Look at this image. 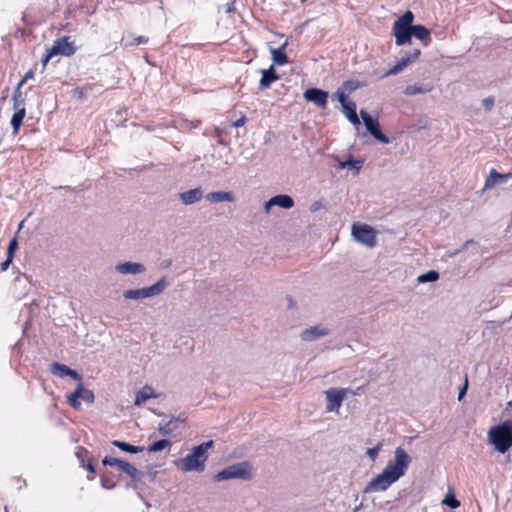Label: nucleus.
<instances>
[{
	"mask_svg": "<svg viewBox=\"0 0 512 512\" xmlns=\"http://www.w3.org/2000/svg\"><path fill=\"white\" fill-rule=\"evenodd\" d=\"M412 462V458L402 448L397 447L394 459L388 461L383 471L374 477L364 488V493L383 492L404 476Z\"/></svg>",
	"mask_w": 512,
	"mask_h": 512,
	"instance_id": "obj_1",
	"label": "nucleus"
},
{
	"mask_svg": "<svg viewBox=\"0 0 512 512\" xmlns=\"http://www.w3.org/2000/svg\"><path fill=\"white\" fill-rule=\"evenodd\" d=\"M214 445L213 440L203 442L192 448L191 453L184 458L176 460L174 463L183 472H203L205 470V462L208 459V450Z\"/></svg>",
	"mask_w": 512,
	"mask_h": 512,
	"instance_id": "obj_2",
	"label": "nucleus"
},
{
	"mask_svg": "<svg viewBox=\"0 0 512 512\" xmlns=\"http://www.w3.org/2000/svg\"><path fill=\"white\" fill-rule=\"evenodd\" d=\"M488 440L498 452H507L512 447V422L507 420L491 427Z\"/></svg>",
	"mask_w": 512,
	"mask_h": 512,
	"instance_id": "obj_3",
	"label": "nucleus"
},
{
	"mask_svg": "<svg viewBox=\"0 0 512 512\" xmlns=\"http://www.w3.org/2000/svg\"><path fill=\"white\" fill-rule=\"evenodd\" d=\"M251 478L252 466L247 461L229 465L214 476V480L218 482L230 479L250 480Z\"/></svg>",
	"mask_w": 512,
	"mask_h": 512,
	"instance_id": "obj_4",
	"label": "nucleus"
},
{
	"mask_svg": "<svg viewBox=\"0 0 512 512\" xmlns=\"http://www.w3.org/2000/svg\"><path fill=\"white\" fill-rule=\"evenodd\" d=\"M76 52L74 42L70 40L69 36H63L54 40L51 48L47 49L45 56L42 59V70L44 71L47 63L51 58L57 55L70 57Z\"/></svg>",
	"mask_w": 512,
	"mask_h": 512,
	"instance_id": "obj_5",
	"label": "nucleus"
},
{
	"mask_svg": "<svg viewBox=\"0 0 512 512\" xmlns=\"http://www.w3.org/2000/svg\"><path fill=\"white\" fill-rule=\"evenodd\" d=\"M168 287L166 277H162L155 284L140 289H129L124 291L123 297L127 300H140L160 295Z\"/></svg>",
	"mask_w": 512,
	"mask_h": 512,
	"instance_id": "obj_6",
	"label": "nucleus"
},
{
	"mask_svg": "<svg viewBox=\"0 0 512 512\" xmlns=\"http://www.w3.org/2000/svg\"><path fill=\"white\" fill-rule=\"evenodd\" d=\"M352 236L354 239L370 248H373L376 246L377 240H376V234L372 227L369 225L363 224V225H356L354 224L352 227Z\"/></svg>",
	"mask_w": 512,
	"mask_h": 512,
	"instance_id": "obj_7",
	"label": "nucleus"
},
{
	"mask_svg": "<svg viewBox=\"0 0 512 512\" xmlns=\"http://www.w3.org/2000/svg\"><path fill=\"white\" fill-rule=\"evenodd\" d=\"M360 116L364 122L367 131L378 141L384 144L390 142L389 138L382 133L378 119L373 118L365 110L360 111Z\"/></svg>",
	"mask_w": 512,
	"mask_h": 512,
	"instance_id": "obj_8",
	"label": "nucleus"
},
{
	"mask_svg": "<svg viewBox=\"0 0 512 512\" xmlns=\"http://www.w3.org/2000/svg\"><path fill=\"white\" fill-rule=\"evenodd\" d=\"M348 389L344 388H330L325 391L327 405L326 410L329 412L338 411L342 405L343 400L347 395Z\"/></svg>",
	"mask_w": 512,
	"mask_h": 512,
	"instance_id": "obj_9",
	"label": "nucleus"
},
{
	"mask_svg": "<svg viewBox=\"0 0 512 512\" xmlns=\"http://www.w3.org/2000/svg\"><path fill=\"white\" fill-rule=\"evenodd\" d=\"M421 51L418 48H415L411 50L410 52L406 53L404 56H402L397 63L391 67L384 76H391L396 75L400 73L405 67H407L409 64L414 62L418 57L420 56Z\"/></svg>",
	"mask_w": 512,
	"mask_h": 512,
	"instance_id": "obj_10",
	"label": "nucleus"
},
{
	"mask_svg": "<svg viewBox=\"0 0 512 512\" xmlns=\"http://www.w3.org/2000/svg\"><path fill=\"white\" fill-rule=\"evenodd\" d=\"M330 333L331 330L326 326L315 325L304 329L300 334V338L302 341L312 342L319 338L326 337L330 335Z\"/></svg>",
	"mask_w": 512,
	"mask_h": 512,
	"instance_id": "obj_11",
	"label": "nucleus"
},
{
	"mask_svg": "<svg viewBox=\"0 0 512 512\" xmlns=\"http://www.w3.org/2000/svg\"><path fill=\"white\" fill-rule=\"evenodd\" d=\"M304 98L324 109L327 106L328 92L319 88H309L304 92Z\"/></svg>",
	"mask_w": 512,
	"mask_h": 512,
	"instance_id": "obj_12",
	"label": "nucleus"
},
{
	"mask_svg": "<svg viewBox=\"0 0 512 512\" xmlns=\"http://www.w3.org/2000/svg\"><path fill=\"white\" fill-rule=\"evenodd\" d=\"M115 271L121 275H138L146 271V267L138 262H123L115 266Z\"/></svg>",
	"mask_w": 512,
	"mask_h": 512,
	"instance_id": "obj_13",
	"label": "nucleus"
},
{
	"mask_svg": "<svg viewBox=\"0 0 512 512\" xmlns=\"http://www.w3.org/2000/svg\"><path fill=\"white\" fill-rule=\"evenodd\" d=\"M509 179H512V172L502 174L492 169L486 177L484 190L492 189L496 185L506 183Z\"/></svg>",
	"mask_w": 512,
	"mask_h": 512,
	"instance_id": "obj_14",
	"label": "nucleus"
},
{
	"mask_svg": "<svg viewBox=\"0 0 512 512\" xmlns=\"http://www.w3.org/2000/svg\"><path fill=\"white\" fill-rule=\"evenodd\" d=\"M184 421L185 417L182 414L178 417H171L168 421L162 420L159 423L158 431L163 436H168L178 428L179 423H183Z\"/></svg>",
	"mask_w": 512,
	"mask_h": 512,
	"instance_id": "obj_15",
	"label": "nucleus"
},
{
	"mask_svg": "<svg viewBox=\"0 0 512 512\" xmlns=\"http://www.w3.org/2000/svg\"><path fill=\"white\" fill-rule=\"evenodd\" d=\"M179 200L184 205H193L203 198V190L201 187H196L178 194Z\"/></svg>",
	"mask_w": 512,
	"mask_h": 512,
	"instance_id": "obj_16",
	"label": "nucleus"
},
{
	"mask_svg": "<svg viewBox=\"0 0 512 512\" xmlns=\"http://www.w3.org/2000/svg\"><path fill=\"white\" fill-rule=\"evenodd\" d=\"M287 45L288 40H285L284 43L279 48H270V53L272 55V60L274 64L282 66L288 63V57L285 53Z\"/></svg>",
	"mask_w": 512,
	"mask_h": 512,
	"instance_id": "obj_17",
	"label": "nucleus"
},
{
	"mask_svg": "<svg viewBox=\"0 0 512 512\" xmlns=\"http://www.w3.org/2000/svg\"><path fill=\"white\" fill-rule=\"evenodd\" d=\"M393 34L397 46L411 43V29L393 25Z\"/></svg>",
	"mask_w": 512,
	"mask_h": 512,
	"instance_id": "obj_18",
	"label": "nucleus"
},
{
	"mask_svg": "<svg viewBox=\"0 0 512 512\" xmlns=\"http://www.w3.org/2000/svg\"><path fill=\"white\" fill-rule=\"evenodd\" d=\"M262 77L260 79L259 88L260 90H266L270 87L271 83L276 81L279 76L277 75L273 66L266 70H261Z\"/></svg>",
	"mask_w": 512,
	"mask_h": 512,
	"instance_id": "obj_19",
	"label": "nucleus"
},
{
	"mask_svg": "<svg viewBox=\"0 0 512 512\" xmlns=\"http://www.w3.org/2000/svg\"><path fill=\"white\" fill-rule=\"evenodd\" d=\"M342 113L356 128L360 126L361 122L356 112L355 102L351 101L348 104H345L342 107Z\"/></svg>",
	"mask_w": 512,
	"mask_h": 512,
	"instance_id": "obj_20",
	"label": "nucleus"
},
{
	"mask_svg": "<svg viewBox=\"0 0 512 512\" xmlns=\"http://www.w3.org/2000/svg\"><path fill=\"white\" fill-rule=\"evenodd\" d=\"M206 200L211 203H219V202H233L234 201V195L232 192L227 191H216V192H210L205 196Z\"/></svg>",
	"mask_w": 512,
	"mask_h": 512,
	"instance_id": "obj_21",
	"label": "nucleus"
},
{
	"mask_svg": "<svg viewBox=\"0 0 512 512\" xmlns=\"http://www.w3.org/2000/svg\"><path fill=\"white\" fill-rule=\"evenodd\" d=\"M102 464L104 466H117L124 473L127 472L132 465L131 463H129L127 461H124V460H121V459H118L115 457H111V456H105L102 460Z\"/></svg>",
	"mask_w": 512,
	"mask_h": 512,
	"instance_id": "obj_22",
	"label": "nucleus"
},
{
	"mask_svg": "<svg viewBox=\"0 0 512 512\" xmlns=\"http://www.w3.org/2000/svg\"><path fill=\"white\" fill-rule=\"evenodd\" d=\"M414 36L418 40L424 41L428 45L430 41V31L424 25H414L411 29V37Z\"/></svg>",
	"mask_w": 512,
	"mask_h": 512,
	"instance_id": "obj_23",
	"label": "nucleus"
},
{
	"mask_svg": "<svg viewBox=\"0 0 512 512\" xmlns=\"http://www.w3.org/2000/svg\"><path fill=\"white\" fill-rule=\"evenodd\" d=\"M272 203H274V206H279L283 209H291L294 206L293 198L286 194H280L272 197Z\"/></svg>",
	"mask_w": 512,
	"mask_h": 512,
	"instance_id": "obj_24",
	"label": "nucleus"
},
{
	"mask_svg": "<svg viewBox=\"0 0 512 512\" xmlns=\"http://www.w3.org/2000/svg\"><path fill=\"white\" fill-rule=\"evenodd\" d=\"M155 397H156V395H154L153 388L151 386L146 385L136 394L134 404L136 406H140L146 400L155 398Z\"/></svg>",
	"mask_w": 512,
	"mask_h": 512,
	"instance_id": "obj_25",
	"label": "nucleus"
},
{
	"mask_svg": "<svg viewBox=\"0 0 512 512\" xmlns=\"http://www.w3.org/2000/svg\"><path fill=\"white\" fill-rule=\"evenodd\" d=\"M15 110L16 111L11 118V125L13 128V133L17 134L22 125L23 119L26 114V110H25V107H21V108L15 109Z\"/></svg>",
	"mask_w": 512,
	"mask_h": 512,
	"instance_id": "obj_26",
	"label": "nucleus"
},
{
	"mask_svg": "<svg viewBox=\"0 0 512 512\" xmlns=\"http://www.w3.org/2000/svg\"><path fill=\"white\" fill-rule=\"evenodd\" d=\"M112 445L119 448L121 451L131 454H137L142 451H144V447L142 446H134L127 442L119 441V440H113Z\"/></svg>",
	"mask_w": 512,
	"mask_h": 512,
	"instance_id": "obj_27",
	"label": "nucleus"
},
{
	"mask_svg": "<svg viewBox=\"0 0 512 512\" xmlns=\"http://www.w3.org/2000/svg\"><path fill=\"white\" fill-rule=\"evenodd\" d=\"M432 88L433 87L431 85H408L403 93L406 96H413L416 94L428 93L432 90Z\"/></svg>",
	"mask_w": 512,
	"mask_h": 512,
	"instance_id": "obj_28",
	"label": "nucleus"
},
{
	"mask_svg": "<svg viewBox=\"0 0 512 512\" xmlns=\"http://www.w3.org/2000/svg\"><path fill=\"white\" fill-rule=\"evenodd\" d=\"M414 20V15L411 11H406L401 17H399L393 25L400 26L403 28L412 29L414 25H412Z\"/></svg>",
	"mask_w": 512,
	"mask_h": 512,
	"instance_id": "obj_29",
	"label": "nucleus"
},
{
	"mask_svg": "<svg viewBox=\"0 0 512 512\" xmlns=\"http://www.w3.org/2000/svg\"><path fill=\"white\" fill-rule=\"evenodd\" d=\"M414 20V15L411 11H406L401 17H399L393 25L400 26L403 28L412 29L414 25H412Z\"/></svg>",
	"mask_w": 512,
	"mask_h": 512,
	"instance_id": "obj_30",
	"label": "nucleus"
},
{
	"mask_svg": "<svg viewBox=\"0 0 512 512\" xmlns=\"http://www.w3.org/2000/svg\"><path fill=\"white\" fill-rule=\"evenodd\" d=\"M414 20V15L411 11H406L401 17H399L393 25L400 26L403 28L412 29L414 25H412Z\"/></svg>",
	"mask_w": 512,
	"mask_h": 512,
	"instance_id": "obj_31",
	"label": "nucleus"
},
{
	"mask_svg": "<svg viewBox=\"0 0 512 512\" xmlns=\"http://www.w3.org/2000/svg\"><path fill=\"white\" fill-rule=\"evenodd\" d=\"M84 387L83 385L80 383L78 385V387L76 388V390L67 396V401L68 403L75 409H79L80 408V402H79V398H81V393L83 391Z\"/></svg>",
	"mask_w": 512,
	"mask_h": 512,
	"instance_id": "obj_32",
	"label": "nucleus"
},
{
	"mask_svg": "<svg viewBox=\"0 0 512 512\" xmlns=\"http://www.w3.org/2000/svg\"><path fill=\"white\" fill-rule=\"evenodd\" d=\"M70 368L64 364H60L58 362H53L50 365V371L52 374L59 376L60 378H64L68 376Z\"/></svg>",
	"mask_w": 512,
	"mask_h": 512,
	"instance_id": "obj_33",
	"label": "nucleus"
},
{
	"mask_svg": "<svg viewBox=\"0 0 512 512\" xmlns=\"http://www.w3.org/2000/svg\"><path fill=\"white\" fill-rule=\"evenodd\" d=\"M133 482V488L136 489L137 483L141 482L144 473L138 470L134 465H131L129 470L125 472Z\"/></svg>",
	"mask_w": 512,
	"mask_h": 512,
	"instance_id": "obj_34",
	"label": "nucleus"
},
{
	"mask_svg": "<svg viewBox=\"0 0 512 512\" xmlns=\"http://www.w3.org/2000/svg\"><path fill=\"white\" fill-rule=\"evenodd\" d=\"M170 446H171V441L170 440H168V439H161V440H158V441L154 442L153 444H151L147 448V451L149 453L159 452V451H162L165 448L170 447Z\"/></svg>",
	"mask_w": 512,
	"mask_h": 512,
	"instance_id": "obj_35",
	"label": "nucleus"
},
{
	"mask_svg": "<svg viewBox=\"0 0 512 512\" xmlns=\"http://www.w3.org/2000/svg\"><path fill=\"white\" fill-rule=\"evenodd\" d=\"M439 278V273L435 270H430L424 274H421L417 277V281L419 283H427V282H435Z\"/></svg>",
	"mask_w": 512,
	"mask_h": 512,
	"instance_id": "obj_36",
	"label": "nucleus"
},
{
	"mask_svg": "<svg viewBox=\"0 0 512 512\" xmlns=\"http://www.w3.org/2000/svg\"><path fill=\"white\" fill-rule=\"evenodd\" d=\"M21 86H17L14 94H13V107L14 109H18L21 107H25V99L22 96V93L20 91Z\"/></svg>",
	"mask_w": 512,
	"mask_h": 512,
	"instance_id": "obj_37",
	"label": "nucleus"
},
{
	"mask_svg": "<svg viewBox=\"0 0 512 512\" xmlns=\"http://www.w3.org/2000/svg\"><path fill=\"white\" fill-rule=\"evenodd\" d=\"M360 87H362V84L359 81L353 80L344 81L341 85L342 90L346 91V93H351Z\"/></svg>",
	"mask_w": 512,
	"mask_h": 512,
	"instance_id": "obj_38",
	"label": "nucleus"
},
{
	"mask_svg": "<svg viewBox=\"0 0 512 512\" xmlns=\"http://www.w3.org/2000/svg\"><path fill=\"white\" fill-rule=\"evenodd\" d=\"M363 161L361 160H353L352 156L349 157L348 160L342 162L340 167L345 168L347 166L354 168L356 171H359L362 168Z\"/></svg>",
	"mask_w": 512,
	"mask_h": 512,
	"instance_id": "obj_39",
	"label": "nucleus"
},
{
	"mask_svg": "<svg viewBox=\"0 0 512 512\" xmlns=\"http://www.w3.org/2000/svg\"><path fill=\"white\" fill-rule=\"evenodd\" d=\"M442 503L452 509L460 506V502L456 499L454 494H447L443 499Z\"/></svg>",
	"mask_w": 512,
	"mask_h": 512,
	"instance_id": "obj_40",
	"label": "nucleus"
},
{
	"mask_svg": "<svg viewBox=\"0 0 512 512\" xmlns=\"http://www.w3.org/2000/svg\"><path fill=\"white\" fill-rule=\"evenodd\" d=\"M334 97L340 102L342 107L350 102L347 100L346 91L342 90L341 86L336 90Z\"/></svg>",
	"mask_w": 512,
	"mask_h": 512,
	"instance_id": "obj_41",
	"label": "nucleus"
},
{
	"mask_svg": "<svg viewBox=\"0 0 512 512\" xmlns=\"http://www.w3.org/2000/svg\"><path fill=\"white\" fill-rule=\"evenodd\" d=\"M101 486L104 489L110 490V489H113L116 486V482L111 477H109L108 475L103 474L101 476Z\"/></svg>",
	"mask_w": 512,
	"mask_h": 512,
	"instance_id": "obj_42",
	"label": "nucleus"
},
{
	"mask_svg": "<svg viewBox=\"0 0 512 512\" xmlns=\"http://www.w3.org/2000/svg\"><path fill=\"white\" fill-rule=\"evenodd\" d=\"M382 449V443L379 442L375 447L369 448L366 452V455L372 460L375 461L378 457L380 450Z\"/></svg>",
	"mask_w": 512,
	"mask_h": 512,
	"instance_id": "obj_43",
	"label": "nucleus"
},
{
	"mask_svg": "<svg viewBox=\"0 0 512 512\" xmlns=\"http://www.w3.org/2000/svg\"><path fill=\"white\" fill-rule=\"evenodd\" d=\"M81 399L83 401H85L86 403H93L94 402V393L91 390L84 388L81 393Z\"/></svg>",
	"mask_w": 512,
	"mask_h": 512,
	"instance_id": "obj_44",
	"label": "nucleus"
},
{
	"mask_svg": "<svg viewBox=\"0 0 512 512\" xmlns=\"http://www.w3.org/2000/svg\"><path fill=\"white\" fill-rule=\"evenodd\" d=\"M18 248V242L16 237L10 240L8 249H7V256L14 257V253L16 249Z\"/></svg>",
	"mask_w": 512,
	"mask_h": 512,
	"instance_id": "obj_45",
	"label": "nucleus"
},
{
	"mask_svg": "<svg viewBox=\"0 0 512 512\" xmlns=\"http://www.w3.org/2000/svg\"><path fill=\"white\" fill-rule=\"evenodd\" d=\"M495 99L493 96H489L482 100V105L485 111L490 112L494 106Z\"/></svg>",
	"mask_w": 512,
	"mask_h": 512,
	"instance_id": "obj_46",
	"label": "nucleus"
},
{
	"mask_svg": "<svg viewBox=\"0 0 512 512\" xmlns=\"http://www.w3.org/2000/svg\"><path fill=\"white\" fill-rule=\"evenodd\" d=\"M147 42H148V38L147 37H145V36H138V37L134 38L132 43H125L124 46L125 47L138 46V45H141V44H146Z\"/></svg>",
	"mask_w": 512,
	"mask_h": 512,
	"instance_id": "obj_47",
	"label": "nucleus"
},
{
	"mask_svg": "<svg viewBox=\"0 0 512 512\" xmlns=\"http://www.w3.org/2000/svg\"><path fill=\"white\" fill-rule=\"evenodd\" d=\"M474 241L473 240H467L464 242V244L461 246L460 249H457L455 250L454 252H450L449 253V257H455L456 255H458L459 253L465 251L468 249L469 245L473 244Z\"/></svg>",
	"mask_w": 512,
	"mask_h": 512,
	"instance_id": "obj_48",
	"label": "nucleus"
},
{
	"mask_svg": "<svg viewBox=\"0 0 512 512\" xmlns=\"http://www.w3.org/2000/svg\"><path fill=\"white\" fill-rule=\"evenodd\" d=\"M322 207H323V204L321 201H315L311 204L309 210H310V212L314 213V212L320 210Z\"/></svg>",
	"mask_w": 512,
	"mask_h": 512,
	"instance_id": "obj_49",
	"label": "nucleus"
},
{
	"mask_svg": "<svg viewBox=\"0 0 512 512\" xmlns=\"http://www.w3.org/2000/svg\"><path fill=\"white\" fill-rule=\"evenodd\" d=\"M13 257L7 256V259L1 263V271H6L9 265L12 263Z\"/></svg>",
	"mask_w": 512,
	"mask_h": 512,
	"instance_id": "obj_50",
	"label": "nucleus"
},
{
	"mask_svg": "<svg viewBox=\"0 0 512 512\" xmlns=\"http://www.w3.org/2000/svg\"><path fill=\"white\" fill-rule=\"evenodd\" d=\"M68 376L73 378L74 380H77V381H80V382L82 381L81 375L77 371H75V370L70 369L69 372H68Z\"/></svg>",
	"mask_w": 512,
	"mask_h": 512,
	"instance_id": "obj_51",
	"label": "nucleus"
},
{
	"mask_svg": "<svg viewBox=\"0 0 512 512\" xmlns=\"http://www.w3.org/2000/svg\"><path fill=\"white\" fill-rule=\"evenodd\" d=\"M247 121V118L245 116H242L241 118L237 119L234 123V127H242Z\"/></svg>",
	"mask_w": 512,
	"mask_h": 512,
	"instance_id": "obj_52",
	"label": "nucleus"
},
{
	"mask_svg": "<svg viewBox=\"0 0 512 512\" xmlns=\"http://www.w3.org/2000/svg\"><path fill=\"white\" fill-rule=\"evenodd\" d=\"M34 76V73L32 70H29L25 76L23 77V79L20 81V83L18 84L19 86H22L24 82H26L28 79H31L33 78Z\"/></svg>",
	"mask_w": 512,
	"mask_h": 512,
	"instance_id": "obj_53",
	"label": "nucleus"
},
{
	"mask_svg": "<svg viewBox=\"0 0 512 512\" xmlns=\"http://www.w3.org/2000/svg\"><path fill=\"white\" fill-rule=\"evenodd\" d=\"M467 385H468V382L466 381L458 393V400H461L464 397V395L466 394Z\"/></svg>",
	"mask_w": 512,
	"mask_h": 512,
	"instance_id": "obj_54",
	"label": "nucleus"
},
{
	"mask_svg": "<svg viewBox=\"0 0 512 512\" xmlns=\"http://www.w3.org/2000/svg\"><path fill=\"white\" fill-rule=\"evenodd\" d=\"M272 206H274V203H272V198H270L264 205L265 212L269 213Z\"/></svg>",
	"mask_w": 512,
	"mask_h": 512,
	"instance_id": "obj_55",
	"label": "nucleus"
},
{
	"mask_svg": "<svg viewBox=\"0 0 512 512\" xmlns=\"http://www.w3.org/2000/svg\"><path fill=\"white\" fill-rule=\"evenodd\" d=\"M234 10V1L228 2L226 4V12L231 13Z\"/></svg>",
	"mask_w": 512,
	"mask_h": 512,
	"instance_id": "obj_56",
	"label": "nucleus"
},
{
	"mask_svg": "<svg viewBox=\"0 0 512 512\" xmlns=\"http://www.w3.org/2000/svg\"><path fill=\"white\" fill-rule=\"evenodd\" d=\"M86 468H87V470H88L92 475H93V474H95L96 470H95L94 465H93L91 462H89V463L86 465Z\"/></svg>",
	"mask_w": 512,
	"mask_h": 512,
	"instance_id": "obj_57",
	"label": "nucleus"
},
{
	"mask_svg": "<svg viewBox=\"0 0 512 512\" xmlns=\"http://www.w3.org/2000/svg\"><path fill=\"white\" fill-rule=\"evenodd\" d=\"M81 454H82V451H79L76 453L77 457L80 458L81 457Z\"/></svg>",
	"mask_w": 512,
	"mask_h": 512,
	"instance_id": "obj_58",
	"label": "nucleus"
},
{
	"mask_svg": "<svg viewBox=\"0 0 512 512\" xmlns=\"http://www.w3.org/2000/svg\"><path fill=\"white\" fill-rule=\"evenodd\" d=\"M93 478V476H88V480H92Z\"/></svg>",
	"mask_w": 512,
	"mask_h": 512,
	"instance_id": "obj_59",
	"label": "nucleus"
},
{
	"mask_svg": "<svg viewBox=\"0 0 512 512\" xmlns=\"http://www.w3.org/2000/svg\"><path fill=\"white\" fill-rule=\"evenodd\" d=\"M5 512H8V509L5 507Z\"/></svg>",
	"mask_w": 512,
	"mask_h": 512,
	"instance_id": "obj_60",
	"label": "nucleus"
},
{
	"mask_svg": "<svg viewBox=\"0 0 512 512\" xmlns=\"http://www.w3.org/2000/svg\"><path fill=\"white\" fill-rule=\"evenodd\" d=\"M510 319H512V312H511V315H510Z\"/></svg>",
	"mask_w": 512,
	"mask_h": 512,
	"instance_id": "obj_61",
	"label": "nucleus"
}]
</instances>
